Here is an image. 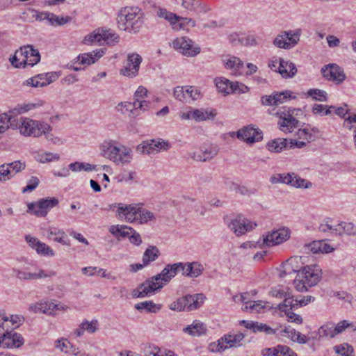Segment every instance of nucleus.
Instances as JSON below:
<instances>
[{"mask_svg": "<svg viewBox=\"0 0 356 356\" xmlns=\"http://www.w3.org/2000/svg\"><path fill=\"white\" fill-rule=\"evenodd\" d=\"M145 17V13L138 6H124L118 11L117 26L129 34H137L143 26Z\"/></svg>", "mask_w": 356, "mask_h": 356, "instance_id": "obj_1", "label": "nucleus"}, {"mask_svg": "<svg viewBox=\"0 0 356 356\" xmlns=\"http://www.w3.org/2000/svg\"><path fill=\"white\" fill-rule=\"evenodd\" d=\"M100 154L117 165H129L134 154L131 147L115 140H105L99 145Z\"/></svg>", "mask_w": 356, "mask_h": 356, "instance_id": "obj_2", "label": "nucleus"}, {"mask_svg": "<svg viewBox=\"0 0 356 356\" xmlns=\"http://www.w3.org/2000/svg\"><path fill=\"white\" fill-rule=\"evenodd\" d=\"M117 207L118 217L124 218L127 222H137L139 224H145L149 221L155 220L154 213L146 209L140 207L136 204H124L122 203L113 204L110 206L111 209Z\"/></svg>", "mask_w": 356, "mask_h": 356, "instance_id": "obj_3", "label": "nucleus"}, {"mask_svg": "<svg viewBox=\"0 0 356 356\" xmlns=\"http://www.w3.org/2000/svg\"><path fill=\"white\" fill-rule=\"evenodd\" d=\"M322 270L318 265L305 266L301 272L296 275L293 284L297 291H306L316 286L321 280Z\"/></svg>", "mask_w": 356, "mask_h": 356, "instance_id": "obj_4", "label": "nucleus"}, {"mask_svg": "<svg viewBox=\"0 0 356 356\" xmlns=\"http://www.w3.org/2000/svg\"><path fill=\"white\" fill-rule=\"evenodd\" d=\"M46 106V102L44 100L38 99L33 102H29L22 104H18L15 108L10 111L8 113L0 114V134L5 132L10 126L13 125V114H22L29 111H38L42 112Z\"/></svg>", "mask_w": 356, "mask_h": 356, "instance_id": "obj_5", "label": "nucleus"}, {"mask_svg": "<svg viewBox=\"0 0 356 356\" xmlns=\"http://www.w3.org/2000/svg\"><path fill=\"white\" fill-rule=\"evenodd\" d=\"M19 129L24 136L38 138L44 135L47 140H52V135L50 134L52 128L50 124L44 121L22 117L19 121Z\"/></svg>", "mask_w": 356, "mask_h": 356, "instance_id": "obj_6", "label": "nucleus"}, {"mask_svg": "<svg viewBox=\"0 0 356 356\" xmlns=\"http://www.w3.org/2000/svg\"><path fill=\"white\" fill-rule=\"evenodd\" d=\"M9 60L13 67L22 65L33 67L40 60V55L37 49L33 48V46L26 45L17 49Z\"/></svg>", "mask_w": 356, "mask_h": 356, "instance_id": "obj_7", "label": "nucleus"}, {"mask_svg": "<svg viewBox=\"0 0 356 356\" xmlns=\"http://www.w3.org/2000/svg\"><path fill=\"white\" fill-rule=\"evenodd\" d=\"M120 41V36L111 29H98L93 33L85 36L83 42L86 44H104L113 45Z\"/></svg>", "mask_w": 356, "mask_h": 356, "instance_id": "obj_8", "label": "nucleus"}, {"mask_svg": "<svg viewBox=\"0 0 356 356\" xmlns=\"http://www.w3.org/2000/svg\"><path fill=\"white\" fill-rule=\"evenodd\" d=\"M301 29L283 31L273 40V44L280 49H291L300 41Z\"/></svg>", "mask_w": 356, "mask_h": 356, "instance_id": "obj_9", "label": "nucleus"}, {"mask_svg": "<svg viewBox=\"0 0 356 356\" xmlns=\"http://www.w3.org/2000/svg\"><path fill=\"white\" fill-rule=\"evenodd\" d=\"M217 115L214 108H194L189 107L186 110L180 111L179 116L181 120H193L195 122H202L213 120Z\"/></svg>", "mask_w": 356, "mask_h": 356, "instance_id": "obj_10", "label": "nucleus"}, {"mask_svg": "<svg viewBox=\"0 0 356 356\" xmlns=\"http://www.w3.org/2000/svg\"><path fill=\"white\" fill-rule=\"evenodd\" d=\"M58 200L56 197H46L27 204V213L37 217H44L48 212L58 205Z\"/></svg>", "mask_w": 356, "mask_h": 356, "instance_id": "obj_11", "label": "nucleus"}, {"mask_svg": "<svg viewBox=\"0 0 356 356\" xmlns=\"http://www.w3.org/2000/svg\"><path fill=\"white\" fill-rule=\"evenodd\" d=\"M296 111L300 112L301 111L289 108L277 113V115L280 116L278 127L282 131L291 133L298 126L299 121L293 117Z\"/></svg>", "mask_w": 356, "mask_h": 356, "instance_id": "obj_12", "label": "nucleus"}, {"mask_svg": "<svg viewBox=\"0 0 356 356\" xmlns=\"http://www.w3.org/2000/svg\"><path fill=\"white\" fill-rule=\"evenodd\" d=\"M243 339L244 334L242 333L225 335L218 341L217 343L210 345L211 350L212 352H222L229 348L238 347L241 345Z\"/></svg>", "mask_w": 356, "mask_h": 356, "instance_id": "obj_13", "label": "nucleus"}, {"mask_svg": "<svg viewBox=\"0 0 356 356\" xmlns=\"http://www.w3.org/2000/svg\"><path fill=\"white\" fill-rule=\"evenodd\" d=\"M175 49L187 56H195L200 52V47L186 37L177 38L172 42Z\"/></svg>", "mask_w": 356, "mask_h": 356, "instance_id": "obj_14", "label": "nucleus"}, {"mask_svg": "<svg viewBox=\"0 0 356 356\" xmlns=\"http://www.w3.org/2000/svg\"><path fill=\"white\" fill-rule=\"evenodd\" d=\"M171 147L168 140L162 139L149 140L142 142L136 147V151L141 154H152L160 151H167Z\"/></svg>", "mask_w": 356, "mask_h": 356, "instance_id": "obj_15", "label": "nucleus"}, {"mask_svg": "<svg viewBox=\"0 0 356 356\" xmlns=\"http://www.w3.org/2000/svg\"><path fill=\"white\" fill-rule=\"evenodd\" d=\"M291 231L288 227H282L268 233L263 238V243L267 247L281 244L289 239Z\"/></svg>", "mask_w": 356, "mask_h": 356, "instance_id": "obj_16", "label": "nucleus"}, {"mask_svg": "<svg viewBox=\"0 0 356 356\" xmlns=\"http://www.w3.org/2000/svg\"><path fill=\"white\" fill-rule=\"evenodd\" d=\"M60 75V72L40 74L27 79L24 84L35 88L44 87L56 81Z\"/></svg>", "mask_w": 356, "mask_h": 356, "instance_id": "obj_17", "label": "nucleus"}, {"mask_svg": "<svg viewBox=\"0 0 356 356\" xmlns=\"http://www.w3.org/2000/svg\"><path fill=\"white\" fill-rule=\"evenodd\" d=\"M163 286V282H156L152 277L139 285L137 289H134L133 296L135 298H144L153 293L157 289H161Z\"/></svg>", "mask_w": 356, "mask_h": 356, "instance_id": "obj_18", "label": "nucleus"}, {"mask_svg": "<svg viewBox=\"0 0 356 356\" xmlns=\"http://www.w3.org/2000/svg\"><path fill=\"white\" fill-rule=\"evenodd\" d=\"M255 226V223L252 222L242 216H238L232 219L229 223V227L237 236L245 234L247 232L252 230Z\"/></svg>", "mask_w": 356, "mask_h": 356, "instance_id": "obj_19", "label": "nucleus"}, {"mask_svg": "<svg viewBox=\"0 0 356 356\" xmlns=\"http://www.w3.org/2000/svg\"><path fill=\"white\" fill-rule=\"evenodd\" d=\"M282 267L283 270L280 274L281 277L283 275H290L293 273L298 274L305 267L303 257L298 256L291 257L282 264Z\"/></svg>", "mask_w": 356, "mask_h": 356, "instance_id": "obj_20", "label": "nucleus"}, {"mask_svg": "<svg viewBox=\"0 0 356 356\" xmlns=\"http://www.w3.org/2000/svg\"><path fill=\"white\" fill-rule=\"evenodd\" d=\"M237 137L247 143H254L263 138L262 132L252 126H247L237 131Z\"/></svg>", "mask_w": 356, "mask_h": 356, "instance_id": "obj_21", "label": "nucleus"}, {"mask_svg": "<svg viewBox=\"0 0 356 356\" xmlns=\"http://www.w3.org/2000/svg\"><path fill=\"white\" fill-rule=\"evenodd\" d=\"M175 97L181 102H188L189 99L197 100L201 97L200 91L197 88L192 86L181 87L178 86L174 90Z\"/></svg>", "mask_w": 356, "mask_h": 356, "instance_id": "obj_22", "label": "nucleus"}, {"mask_svg": "<svg viewBox=\"0 0 356 356\" xmlns=\"http://www.w3.org/2000/svg\"><path fill=\"white\" fill-rule=\"evenodd\" d=\"M276 330H277L275 333L276 335L287 337L293 342L300 344H305L309 340V338L306 335L301 334L300 332H297L290 326L284 327H280Z\"/></svg>", "mask_w": 356, "mask_h": 356, "instance_id": "obj_23", "label": "nucleus"}, {"mask_svg": "<svg viewBox=\"0 0 356 356\" xmlns=\"http://www.w3.org/2000/svg\"><path fill=\"white\" fill-rule=\"evenodd\" d=\"M321 74L329 81L341 83L346 78L342 68H321Z\"/></svg>", "mask_w": 356, "mask_h": 356, "instance_id": "obj_24", "label": "nucleus"}, {"mask_svg": "<svg viewBox=\"0 0 356 356\" xmlns=\"http://www.w3.org/2000/svg\"><path fill=\"white\" fill-rule=\"evenodd\" d=\"M3 345L7 348H19L24 343V338L20 334L6 330L2 335Z\"/></svg>", "mask_w": 356, "mask_h": 356, "instance_id": "obj_25", "label": "nucleus"}, {"mask_svg": "<svg viewBox=\"0 0 356 356\" xmlns=\"http://www.w3.org/2000/svg\"><path fill=\"white\" fill-rule=\"evenodd\" d=\"M241 324L247 329L252 330L254 332H264L266 334H275L277 330L273 329L266 324L256 321H242Z\"/></svg>", "mask_w": 356, "mask_h": 356, "instance_id": "obj_26", "label": "nucleus"}, {"mask_svg": "<svg viewBox=\"0 0 356 356\" xmlns=\"http://www.w3.org/2000/svg\"><path fill=\"white\" fill-rule=\"evenodd\" d=\"M262 354L264 356H297V354L292 349L284 345L265 348L262 350Z\"/></svg>", "mask_w": 356, "mask_h": 356, "instance_id": "obj_27", "label": "nucleus"}, {"mask_svg": "<svg viewBox=\"0 0 356 356\" xmlns=\"http://www.w3.org/2000/svg\"><path fill=\"white\" fill-rule=\"evenodd\" d=\"M157 15L161 18H164L168 20L172 26V29L175 31L182 29L183 23H179L180 17L177 16L176 14L169 12L165 8H160L157 10Z\"/></svg>", "mask_w": 356, "mask_h": 356, "instance_id": "obj_28", "label": "nucleus"}, {"mask_svg": "<svg viewBox=\"0 0 356 356\" xmlns=\"http://www.w3.org/2000/svg\"><path fill=\"white\" fill-rule=\"evenodd\" d=\"M104 54V51L103 49H101L97 51H93L90 53L82 54L76 58V61L74 62V64L78 63L79 65H90L100 58Z\"/></svg>", "mask_w": 356, "mask_h": 356, "instance_id": "obj_29", "label": "nucleus"}, {"mask_svg": "<svg viewBox=\"0 0 356 356\" xmlns=\"http://www.w3.org/2000/svg\"><path fill=\"white\" fill-rule=\"evenodd\" d=\"M47 237L56 242L63 245L70 246V241L67 238L65 232L56 227H49L47 229Z\"/></svg>", "mask_w": 356, "mask_h": 356, "instance_id": "obj_30", "label": "nucleus"}, {"mask_svg": "<svg viewBox=\"0 0 356 356\" xmlns=\"http://www.w3.org/2000/svg\"><path fill=\"white\" fill-rule=\"evenodd\" d=\"M182 6L189 11L196 13H206L209 8L200 0H182Z\"/></svg>", "mask_w": 356, "mask_h": 356, "instance_id": "obj_31", "label": "nucleus"}, {"mask_svg": "<svg viewBox=\"0 0 356 356\" xmlns=\"http://www.w3.org/2000/svg\"><path fill=\"white\" fill-rule=\"evenodd\" d=\"M218 149L216 147L206 148L199 152H194L191 158L197 161H207L211 159L218 154Z\"/></svg>", "mask_w": 356, "mask_h": 356, "instance_id": "obj_32", "label": "nucleus"}, {"mask_svg": "<svg viewBox=\"0 0 356 356\" xmlns=\"http://www.w3.org/2000/svg\"><path fill=\"white\" fill-rule=\"evenodd\" d=\"M186 302V307L187 311H192L198 309L201 302L200 300H203L204 296L202 293H197L195 295H186L184 296Z\"/></svg>", "mask_w": 356, "mask_h": 356, "instance_id": "obj_33", "label": "nucleus"}, {"mask_svg": "<svg viewBox=\"0 0 356 356\" xmlns=\"http://www.w3.org/2000/svg\"><path fill=\"white\" fill-rule=\"evenodd\" d=\"M22 322V318L17 315H11L10 317L3 316V321L0 323V327L5 330L17 328Z\"/></svg>", "mask_w": 356, "mask_h": 356, "instance_id": "obj_34", "label": "nucleus"}, {"mask_svg": "<svg viewBox=\"0 0 356 356\" xmlns=\"http://www.w3.org/2000/svg\"><path fill=\"white\" fill-rule=\"evenodd\" d=\"M204 270L203 266L198 261L188 262L185 270V276L196 278L199 277Z\"/></svg>", "mask_w": 356, "mask_h": 356, "instance_id": "obj_35", "label": "nucleus"}, {"mask_svg": "<svg viewBox=\"0 0 356 356\" xmlns=\"http://www.w3.org/2000/svg\"><path fill=\"white\" fill-rule=\"evenodd\" d=\"M183 331L193 337H199L206 332V328L202 323L194 321L191 325L183 329Z\"/></svg>", "mask_w": 356, "mask_h": 356, "instance_id": "obj_36", "label": "nucleus"}, {"mask_svg": "<svg viewBox=\"0 0 356 356\" xmlns=\"http://www.w3.org/2000/svg\"><path fill=\"white\" fill-rule=\"evenodd\" d=\"M267 149L272 152H280L284 148H289L288 139L276 138L267 143Z\"/></svg>", "mask_w": 356, "mask_h": 356, "instance_id": "obj_37", "label": "nucleus"}, {"mask_svg": "<svg viewBox=\"0 0 356 356\" xmlns=\"http://www.w3.org/2000/svg\"><path fill=\"white\" fill-rule=\"evenodd\" d=\"M216 86L219 92L224 95L233 92V82L225 78H219L215 80Z\"/></svg>", "mask_w": 356, "mask_h": 356, "instance_id": "obj_38", "label": "nucleus"}, {"mask_svg": "<svg viewBox=\"0 0 356 356\" xmlns=\"http://www.w3.org/2000/svg\"><path fill=\"white\" fill-rule=\"evenodd\" d=\"M160 252L157 247L154 245L149 246L143 255V262L144 265H149L151 262L155 261L159 256Z\"/></svg>", "mask_w": 356, "mask_h": 356, "instance_id": "obj_39", "label": "nucleus"}, {"mask_svg": "<svg viewBox=\"0 0 356 356\" xmlns=\"http://www.w3.org/2000/svg\"><path fill=\"white\" fill-rule=\"evenodd\" d=\"M135 308L138 311L156 313L161 308V305H156L152 301H145L135 305Z\"/></svg>", "mask_w": 356, "mask_h": 356, "instance_id": "obj_40", "label": "nucleus"}, {"mask_svg": "<svg viewBox=\"0 0 356 356\" xmlns=\"http://www.w3.org/2000/svg\"><path fill=\"white\" fill-rule=\"evenodd\" d=\"M291 175V181L289 182V185H291L296 188H309L312 187V184L310 181H307L305 179L301 178L296 174L292 172L290 173Z\"/></svg>", "mask_w": 356, "mask_h": 356, "instance_id": "obj_41", "label": "nucleus"}, {"mask_svg": "<svg viewBox=\"0 0 356 356\" xmlns=\"http://www.w3.org/2000/svg\"><path fill=\"white\" fill-rule=\"evenodd\" d=\"M318 334L321 337H334L337 335L334 330V323L332 322L326 323L318 329Z\"/></svg>", "mask_w": 356, "mask_h": 356, "instance_id": "obj_42", "label": "nucleus"}, {"mask_svg": "<svg viewBox=\"0 0 356 356\" xmlns=\"http://www.w3.org/2000/svg\"><path fill=\"white\" fill-rule=\"evenodd\" d=\"M222 62L226 67H242L244 65L240 58L230 54L222 56Z\"/></svg>", "mask_w": 356, "mask_h": 356, "instance_id": "obj_43", "label": "nucleus"}, {"mask_svg": "<svg viewBox=\"0 0 356 356\" xmlns=\"http://www.w3.org/2000/svg\"><path fill=\"white\" fill-rule=\"evenodd\" d=\"M306 95L310 97L313 100L319 102H326L327 99V94L325 90L314 88L307 90Z\"/></svg>", "mask_w": 356, "mask_h": 356, "instance_id": "obj_44", "label": "nucleus"}, {"mask_svg": "<svg viewBox=\"0 0 356 356\" xmlns=\"http://www.w3.org/2000/svg\"><path fill=\"white\" fill-rule=\"evenodd\" d=\"M293 92L290 90H286L281 92H277L273 95L275 106H278L284 103L287 99H295V96H292Z\"/></svg>", "mask_w": 356, "mask_h": 356, "instance_id": "obj_45", "label": "nucleus"}, {"mask_svg": "<svg viewBox=\"0 0 356 356\" xmlns=\"http://www.w3.org/2000/svg\"><path fill=\"white\" fill-rule=\"evenodd\" d=\"M69 168L73 172H80L81 170L89 172L95 170L96 166L86 163L74 162L69 165Z\"/></svg>", "mask_w": 356, "mask_h": 356, "instance_id": "obj_46", "label": "nucleus"}, {"mask_svg": "<svg viewBox=\"0 0 356 356\" xmlns=\"http://www.w3.org/2000/svg\"><path fill=\"white\" fill-rule=\"evenodd\" d=\"M322 241H316L309 243H306L302 247L304 252L309 253H321Z\"/></svg>", "mask_w": 356, "mask_h": 356, "instance_id": "obj_47", "label": "nucleus"}, {"mask_svg": "<svg viewBox=\"0 0 356 356\" xmlns=\"http://www.w3.org/2000/svg\"><path fill=\"white\" fill-rule=\"evenodd\" d=\"M72 18L69 16H57L54 13H49L48 22L51 26H62L71 21Z\"/></svg>", "mask_w": 356, "mask_h": 356, "instance_id": "obj_48", "label": "nucleus"}, {"mask_svg": "<svg viewBox=\"0 0 356 356\" xmlns=\"http://www.w3.org/2000/svg\"><path fill=\"white\" fill-rule=\"evenodd\" d=\"M264 308V302L261 300L259 301H247L245 302L242 307L243 311L250 310L251 312H259Z\"/></svg>", "mask_w": 356, "mask_h": 356, "instance_id": "obj_49", "label": "nucleus"}, {"mask_svg": "<svg viewBox=\"0 0 356 356\" xmlns=\"http://www.w3.org/2000/svg\"><path fill=\"white\" fill-rule=\"evenodd\" d=\"M312 131L314 133L318 132V129L312 128L311 130L309 128L300 129L298 135L300 139L305 140L309 143L315 140V136Z\"/></svg>", "mask_w": 356, "mask_h": 356, "instance_id": "obj_50", "label": "nucleus"}, {"mask_svg": "<svg viewBox=\"0 0 356 356\" xmlns=\"http://www.w3.org/2000/svg\"><path fill=\"white\" fill-rule=\"evenodd\" d=\"M13 272L16 277L21 281L35 280V273H29L17 268H13Z\"/></svg>", "mask_w": 356, "mask_h": 356, "instance_id": "obj_51", "label": "nucleus"}, {"mask_svg": "<svg viewBox=\"0 0 356 356\" xmlns=\"http://www.w3.org/2000/svg\"><path fill=\"white\" fill-rule=\"evenodd\" d=\"M115 108L123 115L130 113L134 116V105L133 103L129 102H120L117 105Z\"/></svg>", "mask_w": 356, "mask_h": 356, "instance_id": "obj_52", "label": "nucleus"}, {"mask_svg": "<svg viewBox=\"0 0 356 356\" xmlns=\"http://www.w3.org/2000/svg\"><path fill=\"white\" fill-rule=\"evenodd\" d=\"M296 301V298L285 297L284 302L279 305V309L284 311L285 313H286V311H291L292 309L298 307V303Z\"/></svg>", "mask_w": 356, "mask_h": 356, "instance_id": "obj_53", "label": "nucleus"}, {"mask_svg": "<svg viewBox=\"0 0 356 356\" xmlns=\"http://www.w3.org/2000/svg\"><path fill=\"white\" fill-rule=\"evenodd\" d=\"M35 250L38 254L44 256L54 257L55 255L54 251L49 245L41 241L38 243Z\"/></svg>", "mask_w": 356, "mask_h": 356, "instance_id": "obj_54", "label": "nucleus"}, {"mask_svg": "<svg viewBox=\"0 0 356 356\" xmlns=\"http://www.w3.org/2000/svg\"><path fill=\"white\" fill-rule=\"evenodd\" d=\"M156 282H163V285L168 283L172 279L169 269L165 266L163 270L156 275L153 277Z\"/></svg>", "mask_w": 356, "mask_h": 356, "instance_id": "obj_55", "label": "nucleus"}, {"mask_svg": "<svg viewBox=\"0 0 356 356\" xmlns=\"http://www.w3.org/2000/svg\"><path fill=\"white\" fill-rule=\"evenodd\" d=\"M346 328H350L352 330H356V323H349L346 320L340 321L337 325L334 324V330L336 334L343 332Z\"/></svg>", "mask_w": 356, "mask_h": 356, "instance_id": "obj_56", "label": "nucleus"}, {"mask_svg": "<svg viewBox=\"0 0 356 356\" xmlns=\"http://www.w3.org/2000/svg\"><path fill=\"white\" fill-rule=\"evenodd\" d=\"M29 310L34 313H43L47 314H51V311L47 309V302H40L29 306Z\"/></svg>", "mask_w": 356, "mask_h": 356, "instance_id": "obj_57", "label": "nucleus"}, {"mask_svg": "<svg viewBox=\"0 0 356 356\" xmlns=\"http://www.w3.org/2000/svg\"><path fill=\"white\" fill-rule=\"evenodd\" d=\"M55 347L63 353H68L70 351L72 345L67 339L61 338L55 341Z\"/></svg>", "mask_w": 356, "mask_h": 356, "instance_id": "obj_58", "label": "nucleus"}, {"mask_svg": "<svg viewBox=\"0 0 356 356\" xmlns=\"http://www.w3.org/2000/svg\"><path fill=\"white\" fill-rule=\"evenodd\" d=\"M14 176L7 163L0 165V183L10 179Z\"/></svg>", "mask_w": 356, "mask_h": 356, "instance_id": "obj_59", "label": "nucleus"}, {"mask_svg": "<svg viewBox=\"0 0 356 356\" xmlns=\"http://www.w3.org/2000/svg\"><path fill=\"white\" fill-rule=\"evenodd\" d=\"M334 350L337 354L341 356H350L353 351L352 346L347 343L335 346Z\"/></svg>", "mask_w": 356, "mask_h": 356, "instance_id": "obj_60", "label": "nucleus"}, {"mask_svg": "<svg viewBox=\"0 0 356 356\" xmlns=\"http://www.w3.org/2000/svg\"><path fill=\"white\" fill-rule=\"evenodd\" d=\"M81 325L84 331H86L90 334H93L97 330L99 323L97 320H92V321L84 320L82 321Z\"/></svg>", "mask_w": 356, "mask_h": 356, "instance_id": "obj_61", "label": "nucleus"}, {"mask_svg": "<svg viewBox=\"0 0 356 356\" xmlns=\"http://www.w3.org/2000/svg\"><path fill=\"white\" fill-rule=\"evenodd\" d=\"M291 175L290 173L287 174H276L270 177V182L272 184H289V182H291Z\"/></svg>", "mask_w": 356, "mask_h": 356, "instance_id": "obj_62", "label": "nucleus"}, {"mask_svg": "<svg viewBox=\"0 0 356 356\" xmlns=\"http://www.w3.org/2000/svg\"><path fill=\"white\" fill-rule=\"evenodd\" d=\"M60 156L58 154H54L51 152H44L38 155V161L40 163H47L58 161Z\"/></svg>", "mask_w": 356, "mask_h": 356, "instance_id": "obj_63", "label": "nucleus"}, {"mask_svg": "<svg viewBox=\"0 0 356 356\" xmlns=\"http://www.w3.org/2000/svg\"><path fill=\"white\" fill-rule=\"evenodd\" d=\"M334 108V106L327 107L322 104H315L313 106L312 112L314 115H327L331 113V109Z\"/></svg>", "mask_w": 356, "mask_h": 356, "instance_id": "obj_64", "label": "nucleus"}]
</instances>
